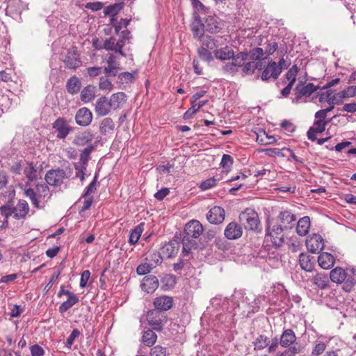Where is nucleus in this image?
<instances>
[{
    "mask_svg": "<svg viewBox=\"0 0 356 356\" xmlns=\"http://www.w3.org/2000/svg\"><path fill=\"white\" fill-rule=\"evenodd\" d=\"M30 210L29 205L24 200H19L16 206H13L11 202L0 207L1 214L7 220L13 217L16 220L24 219Z\"/></svg>",
    "mask_w": 356,
    "mask_h": 356,
    "instance_id": "nucleus-1",
    "label": "nucleus"
},
{
    "mask_svg": "<svg viewBox=\"0 0 356 356\" xmlns=\"http://www.w3.org/2000/svg\"><path fill=\"white\" fill-rule=\"evenodd\" d=\"M29 183L24 185V191L26 197L31 200L32 204L35 208H40L39 200H47L50 198L51 194L48 186L45 184H38L35 189L28 187Z\"/></svg>",
    "mask_w": 356,
    "mask_h": 356,
    "instance_id": "nucleus-2",
    "label": "nucleus"
},
{
    "mask_svg": "<svg viewBox=\"0 0 356 356\" xmlns=\"http://www.w3.org/2000/svg\"><path fill=\"white\" fill-rule=\"evenodd\" d=\"M239 221L245 229L258 231L260 221L257 213L251 208H247L239 215Z\"/></svg>",
    "mask_w": 356,
    "mask_h": 356,
    "instance_id": "nucleus-3",
    "label": "nucleus"
},
{
    "mask_svg": "<svg viewBox=\"0 0 356 356\" xmlns=\"http://www.w3.org/2000/svg\"><path fill=\"white\" fill-rule=\"evenodd\" d=\"M146 319L153 330L161 331L168 320L167 315L159 309H150L147 312Z\"/></svg>",
    "mask_w": 356,
    "mask_h": 356,
    "instance_id": "nucleus-4",
    "label": "nucleus"
},
{
    "mask_svg": "<svg viewBox=\"0 0 356 356\" xmlns=\"http://www.w3.org/2000/svg\"><path fill=\"white\" fill-rule=\"evenodd\" d=\"M69 177L70 175H67L63 169L57 168L48 170L44 179L48 185L58 187L63 184L64 179Z\"/></svg>",
    "mask_w": 356,
    "mask_h": 356,
    "instance_id": "nucleus-5",
    "label": "nucleus"
},
{
    "mask_svg": "<svg viewBox=\"0 0 356 356\" xmlns=\"http://www.w3.org/2000/svg\"><path fill=\"white\" fill-rule=\"evenodd\" d=\"M315 86L312 83L305 84L302 81H299L294 90L295 97L292 102L298 104L302 102V98L310 96L315 90Z\"/></svg>",
    "mask_w": 356,
    "mask_h": 356,
    "instance_id": "nucleus-6",
    "label": "nucleus"
},
{
    "mask_svg": "<svg viewBox=\"0 0 356 356\" xmlns=\"http://www.w3.org/2000/svg\"><path fill=\"white\" fill-rule=\"evenodd\" d=\"M52 128L56 133V138L58 139H65L74 128L70 126L64 118H57L52 124Z\"/></svg>",
    "mask_w": 356,
    "mask_h": 356,
    "instance_id": "nucleus-7",
    "label": "nucleus"
},
{
    "mask_svg": "<svg viewBox=\"0 0 356 356\" xmlns=\"http://www.w3.org/2000/svg\"><path fill=\"white\" fill-rule=\"evenodd\" d=\"M284 228L276 225L270 228L268 226L266 229V236L270 238L273 245L275 248L281 247L284 242Z\"/></svg>",
    "mask_w": 356,
    "mask_h": 356,
    "instance_id": "nucleus-8",
    "label": "nucleus"
},
{
    "mask_svg": "<svg viewBox=\"0 0 356 356\" xmlns=\"http://www.w3.org/2000/svg\"><path fill=\"white\" fill-rule=\"evenodd\" d=\"M67 68L76 70L81 65L80 55L76 47H73L67 50L63 59Z\"/></svg>",
    "mask_w": 356,
    "mask_h": 356,
    "instance_id": "nucleus-9",
    "label": "nucleus"
},
{
    "mask_svg": "<svg viewBox=\"0 0 356 356\" xmlns=\"http://www.w3.org/2000/svg\"><path fill=\"white\" fill-rule=\"evenodd\" d=\"M179 243L177 241H170L167 243H165L160 250L159 253H156L160 255L161 261L163 257L169 259L175 256L179 251Z\"/></svg>",
    "mask_w": 356,
    "mask_h": 356,
    "instance_id": "nucleus-10",
    "label": "nucleus"
},
{
    "mask_svg": "<svg viewBox=\"0 0 356 356\" xmlns=\"http://www.w3.org/2000/svg\"><path fill=\"white\" fill-rule=\"evenodd\" d=\"M306 246L312 253H318L324 248V240L318 234H314L306 241Z\"/></svg>",
    "mask_w": 356,
    "mask_h": 356,
    "instance_id": "nucleus-11",
    "label": "nucleus"
},
{
    "mask_svg": "<svg viewBox=\"0 0 356 356\" xmlns=\"http://www.w3.org/2000/svg\"><path fill=\"white\" fill-rule=\"evenodd\" d=\"M281 74V68L277 66V63L274 61L269 62L264 68L261 79L263 81H268L270 79L275 80Z\"/></svg>",
    "mask_w": 356,
    "mask_h": 356,
    "instance_id": "nucleus-12",
    "label": "nucleus"
},
{
    "mask_svg": "<svg viewBox=\"0 0 356 356\" xmlns=\"http://www.w3.org/2000/svg\"><path fill=\"white\" fill-rule=\"evenodd\" d=\"M277 220V225L284 228L285 230L291 229L296 221V216L289 211H284L280 213Z\"/></svg>",
    "mask_w": 356,
    "mask_h": 356,
    "instance_id": "nucleus-13",
    "label": "nucleus"
},
{
    "mask_svg": "<svg viewBox=\"0 0 356 356\" xmlns=\"http://www.w3.org/2000/svg\"><path fill=\"white\" fill-rule=\"evenodd\" d=\"M184 232L186 237L197 238L203 232L202 225L198 220H192L186 225Z\"/></svg>",
    "mask_w": 356,
    "mask_h": 356,
    "instance_id": "nucleus-14",
    "label": "nucleus"
},
{
    "mask_svg": "<svg viewBox=\"0 0 356 356\" xmlns=\"http://www.w3.org/2000/svg\"><path fill=\"white\" fill-rule=\"evenodd\" d=\"M225 216V210L220 207L215 206L209 211L207 218L210 223L218 225L223 222Z\"/></svg>",
    "mask_w": 356,
    "mask_h": 356,
    "instance_id": "nucleus-15",
    "label": "nucleus"
},
{
    "mask_svg": "<svg viewBox=\"0 0 356 356\" xmlns=\"http://www.w3.org/2000/svg\"><path fill=\"white\" fill-rule=\"evenodd\" d=\"M92 120V114L91 111L86 107L79 108L75 115V121L79 126L86 127L91 123Z\"/></svg>",
    "mask_w": 356,
    "mask_h": 356,
    "instance_id": "nucleus-16",
    "label": "nucleus"
},
{
    "mask_svg": "<svg viewBox=\"0 0 356 356\" xmlns=\"http://www.w3.org/2000/svg\"><path fill=\"white\" fill-rule=\"evenodd\" d=\"M351 268H348L347 270H344L341 267H336L330 273V280L337 284L343 283L346 279L351 275L349 270Z\"/></svg>",
    "mask_w": 356,
    "mask_h": 356,
    "instance_id": "nucleus-17",
    "label": "nucleus"
},
{
    "mask_svg": "<svg viewBox=\"0 0 356 356\" xmlns=\"http://www.w3.org/2000/svg\"><path fill=\"white\" fill-rule=\"evenodd\" d=\"M224 234L227 238L234 240L239 238L242 236L243 229L240 225L235 222H232L227 225Z\"/></svg>",
    "mask_w": 356,
    "mask_h": 356,
    "instance_id": "nucleus-18",
    "label": "nucleus"
},
{
    "mask_svg": "<svg viewBox=\"0 0 356 356\" xmlns=\"http://www.w3.org/2000/svg\"><path fill=\"white\" fill-rule=\"evenodd\" d=\"M155 309L161 310L162 312L169 310L173 305V299L168 296H161L154 300Z\"/></svg>",
    "mask_w": 356,
    "mask_h": 356,
    "instance_id": "nucleus-19",
    "label": "nucleus"
},
{
    "mask_svg": "<svg viewBox=\"0 0 356 356\" xmlns=\"http://www.w3.org/2000/svg\"><path fill=\"white\" fill-rule=\"evenodd\" d=\"M153 257L156 258V261L154 263L148 261L147 260L140 264L136 269V272L140 275H144L149 273H150L153 268H154L157 265L161 263V258L160 255L156 253L153 254Z\"/></svg>",
    "mask_w": 356,
    "mask_h": 356,
    "instance_id": "nucleus-20",
    "label": "nucleus"
},
{
    "mask_svg": "<svg viewBox=\"0 0 356 356\" xmlns=\"http://www.w3.org/2000/svg\"><path fill=\"white\" fill-rule=\"evenodd\" d=\"M159 287V280L154 275L145 276L141 283L142 289L147 293H153Z\"/></svg>",
    "mask_w": 356,
    "mask_h": 356,
    "instance_id": "nucleus-21",
    "label": "nucleus"
},
{
    "mask_svg": "<svg viewBox=\"0 0 356 356\" xmlns=\"http://www.w3.org/2000/svg\"><path fill=\"white\" fill-rule=\"evenodd\" d=\"M112 108L110 106L109 101L106 97H99L95 104V113L99 116H105L110 112Z\"/></svg>",
    "mask_w": 356,
    "mask_h": 356,
    "instance_id": "nucleus-22",
    "label": "nucleus"
},
{
    "mask_svg": "<svg viewBox=\"0 0 356 356\" xmlns=\"http://www.w3.org/2000/svg\"><path fill=\"white\" fill-rule=\"evenodd\" d=\"M206 31L211 33H216L221 29L220 23L217 17L209 15L204 19L203 23Z\"/></svg>",
    "mask_w": 356,
    "mask_h": 356,
    "instance_id": "nucleus-23",
    "label": "nucleus"
},
{
    "mask_svg": "<svg viewBox=\"0 0 356 356\" xmlns=\"http://www.w3.org/2000/svg\"><path fill=\"white\" fill-rule=\"evenodd\" d=\"M127 102V95L122 92L113 94L109 99L110 106L114 110L120 108Z\"/></svg>",
    "mask_w": 356,
    "mask_h": 356,
    "instance_id": "nucleus-24",
    "label": "nucleus"
},
{
    "mask_svg": "<svg viewBox=\"0 0 356 356\" xmlns=\"http://www.w3.org/2000/svg\"><path fill=\"white\" fill-rule=\"evenodd\" d=\"M319 266L323 269L331 268L335 262L334 257L328 252H322L318 258Z\"/></svg>",
    "mask_w": 356,
    "mask_h": 356,
    "instance_id": "nucleus-25",
    "label": "nucleus"
},
{
    "mask_svg": "<svg viewBox=\"0 0 356 356\" xmlns=\"http://www.w3.org/2000/svg\"><path fill=\"white\" fill-rule=\"evenodd\" d=\"M296 340V336L291 329L285 330L280 337V345L282 347H289Z\"/></svg>",
    "mask_w": 356,
    "mask_h": 356,
    "instance_id": "nucleus-26",
    "label": "nucleus"
},
{
    "mask_svg": "<svg viewBox=\"0 0 356 356\" xmlns=\"http://www.w3.org/2000/svg\"><path fill=\"white\" fill-rule=\"evenodd\" d=\"M329 277L324 273H318L312 277V282L320 289H325L329 286Z\"/></svg>",
    "mask_w": 356,
    "mask_h": 356,
    "instance_id": "nucleus-27",
    "label": "nucleus"
},
{
    "mask_svg": "<svg viewBox=\"0 0 356 356\" xmlns=\"http://www.w3.org/2000/svg\"><path fill=\"white\" fill-rule=\"evenodd\" d=\"M309 227L310 218L309 216H304L298 220L296 232L299 236H304L308 234Z\"/></svg>",
    "mask_w": 356,
    "mask_h": 356,
    "instance_id": "nucleus-28",
    "label": "nucleus"
},
{
    "mask_svg": "<svg viewBox=\"0 0 356 356\" xmlns=\"http://www.w3.org/2000/svg\"><path fill=\"white\" fill-rule=\"evenodd\" d=\"M214 56L220 60H229L234 56V51L232 48L226 46L225 47L216 49L213 51Z\"/></svg>",
    "mask_w": 356,
    "mask_h": 356,
    "instance_id": "nucleus-29",
    "label": "nucleus"
},
{
    "mask_svg": "<svg viewBox=\"0 0 356 356\" xmlns=\"http://www.w3.org/2000/svg\"><path fill=\"white\" fill-rule=\"evenodd\" d=\"M198 19L192 24L191 31L193 32V37L200 40L204 35V33L205 29L204 27L203 23H202L200 17H197Z\"/></svg>",
    "mask_w": 356,
    "mask_h": 356,
    "instance_id": "nucleus-30",
    "label": "nucleus"
},
{
    "mask_svg": "<svg viewBox=\"0 0 356 356\" xmlns=\"http://www.w3.org/2000/svg\"><path fill=\"white\" fill-rule=\"evenodd\" d=\"M92 138L93 136L91 132L86 131L77 134L74 139L73 143L79 146H82L91 142Z\"/></svg>",
    "mask_w": 356,
    "mask_h": 356,
    "instance_id": "nucleus-31",
    "label": "nucleus"
},
{
    "mask_svg": "<svg viewBox=\"0 0 356 356\" xmlns=\"http://www.w3.org/2000/svg\"><path fill=\"white\" fill-rule=\"evenodd\" d=\"M156 340L157 335L152 330L148 329L143 332L141 341L145 346L152 347Z\"/></svg>",
    "mask_w": 356,
    "mask_h": 356,
    "instance_id": "nucleus-32",
    "label": "nucleus"
},
{
    "mask_svg": "<svg viewBox=\"0 0 356 356\" xmlns=\"http://www.w3.org/2000/svg\"><path fill=\"white\" fill-rule=\"evenodd\" d=\"M95 96V88L88 85L83 88L81 92L80 99L84 103L90 102Z\"/></svg>",
    "mask_w": 356,
    "mask_h": 356,
    "instance_id": "nucleus-33",
    "label": "nucleus"
},
{
    "mask_svg": "<svg viewBox=\"0 0 356 356\" xmlns=\"http://www.w3.org/2000/svg\"><path fill=\"white\" fill-rule=\"evenodd\" d=\"M81 86V81L75 76L69 79L66 83L67 92L72 95L77 93L79 91Z\"/></svg>",
    "mask_w": 356,
    "mask_h": 356,
    "instance_id": "nucleus-34",
    "label": "nucleus"
},
{
    "mask_svg": "<svg viewBox=\"0 0 356 356\" xmlns=\"http://www.w3.org/2000/svg\"><path fill=\"white\" fill-rule=\"evenodd\" d=\"M130 39V32L127 30L122 31L120 33V38L116 42L117 49L116 50L118 51V54L122 56L125 57L126 54L122 51V48L125 44V42Z\"/></svg>",
    "mask_w": 356,
    "mask_h": 356,
    "instance_id": "nucleus-35",
    "label": "nucleus"
},
{
    "mask_svg": "<svg viewBox=\"0 0 356 356\" xmlns=\"http://www.w3.org/2000/svg\"><path fill=\"white\" fill-rule=\"evenodd\" d=\"M263 64L261 61H249L245 63L243 66L242 71L245 74H252L256 69L261 70Z\"/></svg>",
    "mask_w": 356,
    "mask_h": 356,
    "instance_id": "nucleus-36",
    "label": "nucleus"
},
{
    "mask_svg": "<svg viewBox=\"0 0 356 356\" xmlns=\"http://www.w3.org/2000/svg\"><path fill=\"white\" fill-rule=\"evenodd\" d=\"M144 223H140L131 230L129 238V242L131 245H135L138 241L141 234L143 232Z\"/></svg>",
    "mask_w": 356,
    "mask_h": 356,
    "instance_id": "nucleus-37",
    "label": "nucleus"
},
{
    "mask_svg": "<svg viewBox=\"0 0 356 356\" xmlns=\"http://www.w3.org/2000/svg\"><path fill=\"white\" fill-rule=\"evenodd\" d=\"M24 174L29 181H33L37 179V170L35 168L33 163H26L24 167Z\"/></svg>",
    "mask_w": 356,
    "mask_h": 356,
    "instance_id": "nucleus-38",
    "label": "nucleus"
},
{
    "mask_svg": "<svg viewBox=\"0 0 356 356\" xmlns=\"http://www.w3.org/2000/svg\"><path fill=\"white\" fill-rule=\"evenodd\" d=\"M299 264L302 269L306 271H311L313 264L311 262L309 255L305 253H300L299 255Z\"/></svg>",
    "mask_w": 356,
    "mask_h": 356,
    "instance_id": "nucleus-39",
    "label": "nucleus"
},
{
    "mask_svg": "<svg viewBox=\"0 0 356 356\" xmlns=\"http://www.w3.org/2000/svg\"><path fill=\"white\" fill-rule=\"evenodd\" d=\"M79 297L75 296H70L67 300L65 302H63L59 307V312L60 313H64L66 311H67L70 308H71L72 306H74L76 303L79 302Z\"/></svg>",
    "mask_w": 356,
    "mask_h": 356,
    "instance_id": "nucleus-40",
    "label": "nucleus"
},
{
    "mask_svg": "<svg viewBox=\"0 0 356 356\" xmlns=\"http://www.w3.org/2000/svg\"><path fill=\"white\" fill-rule=\"evenodd\" d=\"M231 58L232 59V62L238 69V67H243L245 62L248 60V54L247 52H240L236 55L234 54Z\"/></svg>",
    "mask_w": 356,
    "mask_h": 356,
    "instance_id": "nucleus-41",
    "label": "nucleus"
},
{
    "mask_svg": "<svg viewBox=\"0 0 356 356\" xmlns=\"http://www.w3.org/2000/svg\"><path fill=\"white\" fill-rule=\"evenodd\" d=\"M257 141L262 145H270L275 143L276 140L273 136H269L266 131H262L257 134Z\"/></svg>",
    "mask_w": 356,
    "mask_h": 356,
    "instance_id": "nucleus-42",
    "label": "nucleus"
},
{
    "mask_svg": "<svg viewBox=\"0 0 356 356\" xmlns=\"http://www.w3.org/2000/svg\"><path fill=\"white\" fill-rule=\"evenodd\" d=\"M93 148H94V147L92 145H90V146H88L87 147L84 148L82 150V152L80 154L79 162L77 163L78 164H79V165H84V166L88 165V161L90 159V153L92 152Z\"/></svg>",
    "mask_w": 356,
    "mask_h": 356,
    "instance_id": "nucleus-43",
    "label": "nucleus"
},
{
    "mask_svg": "<svg viewBox=\"0 0 356 356\" xmlns=\"http://www.w3.org/2000/svg\"><path fill=\"white\" fill-rule=\"evenodd\" d=\"M269 339L265 335H259L254 341V350H263L269 345Z\"/></svg>",
    "mask_w": 356,
    "mask_h": 356,
    "instance_id": "nucleus-44",
    "label": "nucleus"
},
{
    "mask_svg": "<svg viewBox=\"0 0 356 356\" xmlns=\"http://www.w3.org/2000/svg\"><path fill=\"white\" fill-rule=\"evenodd\" d=\"M265 54V51L262 48L257 47L254 48L252 50L250 51L248 54V57L253 60L254 61H262L263 60L266 59V58H264V55ZM263 62H261L262 63Z\"/></svg>",
    "mask_w": 356,
    "mask_h": 356,
    "instance_id": "nucleus-45",
    "label": "nucleus"
},
{
    "mask_svg": "<svg viewBox=\"0 0 356 356\" xmlns=\"http://www.w3.org/2000/svg\"><path fill=\"white\" fill-rule=\"evenodd\" d=\"M114 127L115 123L113 120L110 118H106L102 120L99 129L102 134H106L107 132L113 130Z\"/></svg>",
    "mask_w": 356,
    "mask_h": 356,
    "instance_id": "nucleus-46",
    "label": "nucleus"
},
{
    "mask_svg": "<svg viewBox=\"0 0 356 356\" xmlns=\"http://www.w3.org/2000/svg\"><path fill=\"white\" fill-rule=\"evenodd\" d=\"M349 270L350 271L351 275L348 276L343 282V289H345L346 291H350L352 289L356 280V269L351 268V269Z\"/></svg>",
    "mask_w": 356,
    "mask_h": 356,
    "instance_id": "nucleus-47",
    "label": "nucleus"
},
{
    "mask_svg": "<svg viewBox=\"0 0 356 356\" xmlns=\"http://www.w3.org/2000/svg\"><path fill=\"white\" fill-rule=\"evenodd\" d=\"M182 244V253L184 256H186L187 254H188L191 252V249L197 245L196 242L194 240L190 239L188 237L186 236L183 237Z\"/></svg>",
    "mask_w": 356,
    "mask_h": 356,
    "instance_id": "nucleus-48",
    "label": "nucleus"
},
{
    "mask_svg": "<svg viewBox=\"0 0 356 356\" xmlns=\"http://www.w3.org/2000/svg\"><path fill=\"white\" fill-rule=\"evenodd\" d=\"M122 8H123L122 3H115L113 5H110L108 6H106L104 8V13L106 15H110V16L113 17V16L116 15Z\"/></svg>",
    "mask_w": 356,
    "mask_h": 356,
    "instance_id": "nucleus-49",
    "label": "nucleus"
},
{
    "mask_svg": "<svg viewBox=\"0 0 356 356\" xmlns=\"http://www.w3.org/2000/svg\"><path fill=\"white\" fill-rule=\"evenodd\" d=\"M134 80V74L125 72L118 74V83L120 84H129Z\"/></svg>",
    "mask_w": 356,
    "mask_h": 356,
    "instance_id": "nucleus-50",
    "label": "nucleus"
},
{
    "mask_svg": "<svg viewBox=\"0 0 356 356\" xmlns=\"http://www.w3.org/2000/svg\"><path fill=\"white\" fill-rule=\"evenodd\" d=\"M98 177V173H95L92 181L86 187L84 193L82 195L83 198H86L89 195L94 193L97 190V181Z\"/></svg>",
    "mask_w": 356,
    "mask_h": 356,
    "instance_id": "nucleus-51",
    "label": "nucleus"
},
{
    "mask_svg": "<svg viewBox=\"0 0 356 356\" xmlns=\"http://www.w3.org/2000/svg\"><path fill=\"white\" fill-rule=\"evenodd\" d=\"M103 47L107 51H113L115 53H118V51L116 50L117 44L116 40L114 37H110L109 38L106 39L104 42Z\"/></svg>",
    "mask_w": 356,
    "mask_h": 356,
    "instance_id": "nucleus-52",
    "label": "nucleus"
},
{
    "mask_svg": "<svg viewBox=\"0 0 356 356\" xmlns=\"http://www.w3.org/2000/svg\"><path fill=\"white\" fill-rule=\"evenodd\" d=\"M298 72V68L296 65H293L286 72V79L289 81V83L293 85L296 80V76Z\"/></svg>",
    "mask_w": 356,
    "mask_h": 356,
    "instance_id": "nucleus-53",
    "label": "nucleus"
},
{
    "mask_svg": "<svg viewBox=\"0 0 356 356\" xmlns=\"http://www.w3.org/2000/svg\"><path fill=\"white\" fill-rule=\"evenodd\" d=\"M331 120L327 121H321L316 120L314 122V126L311 127L309 129H313L316 133L321 134L323 132L325 129V127L330 122Z\"/></svg>",
    "mask_w": 356,
    "mask_h": 356,
    "instance_id": "nucleus-54",
    "label": "nucleus"
},
{
    "mask_svg": "<svg viewBox=\"0 0 356 356\" xmlns=\"http://www.w3.org/2000/svg\"><path fill=\"white\" fill-rule=\"evenodd\" d=\"M200 58L205 61L210 62L213 60V56L211 52L204 47H201L197 50Z\"/></svg>",
    "mask_w": 356,
    "mask_h": 356,
    "instance_id": "nucleus-55",
    "label": "nucleus"
},
{
    "mask_svg": "<svg viewBox=\"0 0 356 356\" xmlns=\"http://www.w3.org/2000/svg\"><path fill=\"white\" fill-rule=\"evenodd\" d=\"M218 181H219V179H216L215 177L209 178V179L203 181L200 184V188L202 191H206V190L210 189L212 187L215 186L217 184Z\"/></svg>",
    "mask_w": 356,
    "mask_h": 356,
    "instance_id": "nucleus-56",
    "label": "nucleus"
},
{
    "mask_svg": "<svg viewBox=\"0 0 356 356\" xmlns=\"http://www.w3.org/2000/svg\"><path fill=\"white\" fill-rule=\"evenodd\" d=\"M99 87L100 90L111 91L113 88V85L107 78L102 76L99 79Z\"/></svg>",
    "mask_w": 356,
    "mask_h": 356,
    "instance_id": "nucleus-57",
    "label": "nucleus"
},
{
    "mask_svg": "<svg viewBox=\"0 0 356 356\" xmlns=\"http://www.w3.org/2000/svg\"><path fill=\"white\" fill-rule=\"evenodd\" d=\"M200 41L202 42V47L206 49L211 50L216 49L214 38L211 36H204L200 40Z\"/></svg>",
    "mask_w": 356,
    "mask_h": 356,
    "instance_id": "nucleus-58",
    "label": "nucleus"
},
{
    "mask_svg": "<svg viewBox=\"0 0 356 356\" xmlns=\"http://www.w3.org/2000/svg\"><path fill=\"white\" fill-rule=\"evenodd\" d=\"M233 164V158L229 154H224L222 156L220 165L227 171L229 170Z\"/></svg>",
    "mask_w": 356,
    "mask_h": 356,
    "instance_id": "nucleus-59",
    "label": "nucleus"
},
{
    "mask_svg": "<svg viewBox=\"0 0 356 356\" xmlns=\"http://www.w3.org/2000/svg\"><path fill=\"white\" fill-rule=\"evenodd\" d=\"M79 335L80 332L77 329L73 330L70 336L67 339L65 347L70 350L75 339L77 338Z\"/></svg>",
    "mask_w": 356,
    "mask_h": 356,
    "instance_id": "nucleus-60",
    "label": "nucleus"
},
{
    "mask_svg": "<svg viewBox=\"0 0 356 356\" xmlns=\"http://www.w3.org/2000/svg\"><path fill=\"white\" fill-rule=\"evenodd\" d=\"M25 164L24 161H19L15 162L13 163L10 166V172L14 175H19L21 173V171L22 170V168H24Z\"/></svg>",
    "mask_w": 356,
    "mask_h": 356,
    "instance_id": "nucleus-61",
    "label": "nucleus"
},
{
    "mask_svg": "<svg viewBox=\"0 0 356 356\" xmlns=\"http://www.w3.org/2000/svg\"><path fill=\"white\" fill-rule=\"evenodd\" d=\"M151 356H166V348L161 346H155L151 348Z\"/></svg>",
    "mask_w": 356,
    "mask_h": 356,
    "instance_id": "nucleus-62",
    "label": "nucleus"
},
{
    "mask_svg": "<svg viewBox=\"0 0 356 356\" xmlns=\"http://www.w3.org/2000/svg\"><path fill=\"white\" fill-rule=\"evenodd\" d=\"M344 99L356 96V86H351L341 92Z\"/></svg>",
    "mask_w": 356,
    "mask_h": 356,
    "instance_id": "nucleus-63",
    "label": "nucleus"
},
{
    "mask_svg": "<svg viewBox=\"0 0 356 356\" xmlns=\"http://www.w3.org/2000/svg\"><path fill=\"white\" fill-rule=\"evenodd\" d=\"M31 356H43L44 355V349L38 344L30 347Z\"/></svg>",
    "mask_w": 356,
    "mask_h": 356,
    "instance_id": "nucleus-64",
    "label": "nucleus"
}]
</instances>
